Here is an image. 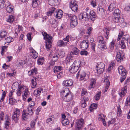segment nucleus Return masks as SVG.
<instances>
[{"label": "nucleus", "mask_w": 130, "mask_h": 130, "mask_svg": "<svg viewBox=\"0 0 130 130\" xmlns=\"http://www.w3.org/2000/svg\"><path fill=\"white\" fill-rule=\"evenodd\" d=\"M61 93L63 95L62 98L64 101L69 102L72 99V95L68 88H66L61 91Z\"/></svg>", "instance_id": "nucleus-1"}, {"label": "nucleus", "mask_w": 130, "mask_h": 130, "mask_svg": "<svg viewBox=\"0 0 130 130\" xmlns=\"http://www.w3.org/2000/svg\"><path fill=\"white\" fill-rule=\"evenodd\" d=\"M12 90H16V94L18 96H20L24 90V87L22 85H19L18 83H14L12 86Z\"/></svg>", "instance_id": "nucleus-2"}, {"label": "nucleus", "mask_w": 130, "mask_h": 130, "mask_svg": "<svg viewBox=\"0 0 130 130\" xmlns=\"http://www.w3.org/2000/svg\"><path fill=\"white\" fill-rule=\"evenodd\" d=\"M80 61H75L71 66L69 70L70 72L74 73L76 72L80 67Z\"/></svg>", "instance_id": "nucleus-3"}, {"label": "nucleus", "mask_w": 130, "mask_h": 130, "mask_svg": "<svg viewBox=\"0 0 130 130\" xmlns=\"http://www.w3.org/2000/svg\"><path fill=\"white\" fill-rule=\"evenodd\" d=\"M68 17L70 18V25L72 28H74L78 24L77 19V17L73 14H68Z\"/></svg>", "instance_id": "nucleus-4"}, {"label": "nucleus", "mask_w": 130, "mask_h": 130, "mask_svg": "<svg viewBox=\"0 0 130 130\" xmlns=\"http://www.w3.org/2000/svg\"><path fill=\"white\" fill-rule=\"evenodd\" d=\"M55 0H48V2L49 5L48 7L49 8V11L47 13L48 16H50L52 14L53 12L56 10V8L53 7V5L54 4Z\"/></svg>", "instance_id": "nucleus-5"}, {"label": "nucleus", "mask_w": 130, "mask_h": 130, "mask_svg": "<svg viewBox=\"0 0 130 130\" xmlns=\"http://www.w3.org/2000/svg\"><path fill=\"white\" fill-rule=\"evenodd\" d=\"M20 112L19 109L16 108L14 111L12 116V118L13 120L15 121H17L19 119Z\"/></svg>", "instance_id": "nucleus-6"}, {"label": "nucleus", "mask_w": 130, "mask_h": 130, "mask_svg": "<svg viewBox=\"0 0 130 130\" xmlns=\"http://www.w3.org/2000/svg\"><path fill=\"white\" fill-rule=\"evenodd\" d=\"M70 8L74 12L77 11L78 9V6L76 1L75 0H72L70 5Z\"/></svg>", "instance_id": "nucleus-7"}, {"label": "nucleus", "mask_w": 130, "mask_h": 130, "mask_svg": "<svg viewBox=\"0 0 130 130\" xmlns=\"http://www.w3.org/2000/svg\"><path fill=\"white\" fill-rule=\"evenodd\" d=\"M96 67L97 73L100 74L104 71L105 64L103 62L98 63Z\"/></svg>", "instance_id": "nucleus-8"}, {"label": "nucleus", "mask_w": 130, "mask_h": 130, "mask_svg": "<svg viewBox=\"0 0 130 130\" xmlns=\"http://www.w3.org/2000/svg\"><path fill=\"white\" fill-rule=\"evenodd\" d=\"M118 69L119 74L121 76H125L127 73V71L121 66H119Z\"/></svg>", "instance_id": "nucleus-9"}, {"label": "nucleus", "mask_w": 130, "mask_h": 130, "mask_svg": "<svg viewBox=\"0 0 130 130\" xmlns=\"http://www.w3.org/2000/svg\"><path fill=\"white\" fill-rule=\"evenodd\" d=\"M53 13H54V14L56 17L59 19H60L62 17L63 14V12L60 9L57 10L56 9L52 14Z\"/></svg>", "instance_id": "nucleus-10"}, {"label": "nucleus", "mask_w": 130, "mask_h": 130, "mask_svg": "<svg viewBox=\"0 0 130 130\" xmlns=\"http://www.w3.org/2000/svg\"><path fill=\"white\" fill-rule=\"evenodd\" d=\"M116 56L117 61L119 62H122L124 58V54H121L120 52L117 53Z\"/></svg>", "instance_id": "nucleus-11"}, {"label": "nucleus", "mask_w": 130, "mask_h": 130, "mask_svg": "<svg viewBox=\"0 0 130 130\" xmlns=\"http://www.w3.org/2000/svg\"><path fill=\"white\" fill-rule=\"evenodd\" d=\"M42 34L44 37V38L45 40H46L47 41H51L53 40V38L50 35L48 34L46 32L43 31Z\"/></svg>", "instance_id": "nucleus-12"}, {"label": "nucleus", "mask_w": 130, "mask_h": 130, "mask_svg": "<svg viewBox=\"0 0 130 130\" xmlns=\"http://www.w3.org/2000/svg\"><path fill=\"white\" fill-rule=\"evenodd\" d=\"M90 16L88 15V13L85 12L83 13L82 14L80 15L79 19H84L85 21H88L89 20Z\"/></svg>", "instance_id": "nucleus-13"}, {"label": "nucleus", "mask_w": 130, "mask_h": 130, "mask_svg": "<svg viewBox=\"0 0 130 130\" xmlns=\"http://www.w3.org/2000/svg\"><path fill=\"white\" fill-rule=\"evenodd\" d=\"M86 75V73L84 72L79 71L78 72L77 74L76 78H78V77L80 75V80H83L85 78Z\"/></svg>", "instance_id": "nucleus-14"}, {"label": "nucleus", "mask_w": 130, "mask_h": 130, "mask_svg": "<svg viewBox=\"0 0 130 130\" xmlns=\"http://www.w3.org/2000/svg\"><path fill=\"white\" fill-rule=\"evenodd\" d=\"M84 123V120L83 119H80L78 120L77 121L76 127L80 130Z\"/></svg>", "instance_id": "nucleus-15"}, {"label": "nucleus", "mask_w": 130, "mask_h": 130, "mask_svg": "<svg viewBox=\"0 0 130 130\" xmlns=\"http://www.w3.org/2000/svg\"><path fill=\"white\" fill-rule=\"evenodd\" d=\"M73 84V81L71 79L67 80H64L62 83L63 86L69 87L72 86Z\"/></svg>", "instance_id": "nucleus-16"}, {"label": "nucleus", "mask_w": 130, "mask_h": 130, "mask_svg": "<svg viewBox=\"0 0 130 130\" xmlns=\"http://www.w3.org/2000/svg\"><path fill=\"white\" fill-rule=\"evenodd\" d=\"M121 33H119L118 37L117 40H119L121 39L122 37V40L121 41H124V40H125L126 41H128V38L127 36L124 35L123 36V35L124 34V33L123 31H121Z\"/></svg>", "instance_id": "nucleus-17"}, {"label": "nucleus", "mask_w": 130, "mask_h": 130, "mask_svg": "<svg viewBox=\"0 0 130 130\" xmlns=\"http://www.w3.org/2000/svg\"><path fill=\"white\" fill-rule=\"evenodd\" d=\"M30 52L31 53V55L34 59L38 57V53L32 47L29 48Z\"/></svg>", "instance_id": "nucleus-18"}, {"label": "nucleus", "mask_w": 130, "mask_h": 130, "mask_svg": "<svg viewBox=\"0 0 130 130\" xmlns=\"http://www.w3.org/2000/svg\"><path fill=\"white\" fill-rule=\"evenodd\" d=\"M106 116L103 114H101L99 115L98 117L99 120L102 121L103 122V124L105 126L106 125V122L105 121V118Z\"/></svg>", "instance_id": "nucleus-19"}, {"label": "nucleus", "mask_w": 130, "mask_h": 130, "mask_svg": "<svg viewBox=\"0 0 130 130\" xmlns=\"http://www.w3.org/2000/svg\"><path fill=\"white\" fill-rule=\"evenodd\" d=\"M127 87L124 86V87L121 89V91L119 93V94L121 97L122 98L125 95L126 93Z\"/></svg>", "instance_id": "nucleus-20"}, {"label": "nucleus", "mask_w": 130, "mask_h": 130, "mask_svg": "<svg viewBox=\"0 0 130 130\" xmlns=\"http://www.w3.org/2000/svg\"><path fill=\"white\" fill-rule=\"evenodd\" d=\"M104 82L106 84V86L104 90H103V92L105 94V93L107 92L109 87L110 85V82H109L108 79L107 78H106L105 79Z\"/></svg>", "instance_id": "nucleus-21"}, {"label": "nucleus", "mask_w": 130, "mask_h": 130, "mask_svg": "<svg viewBox=\"0 0 130 130\" xmlns=\"http://www.w3.org/2000/svg\"><path fill=\"white\" fill-rule=\"evenodd\" d=\"M80 45L81 47L83 50L86 49L88 47V42L86 41H83L80 44Z\"/></svg>", "instance_id": "nucleus-22"}, {"label": "nucleus", "mask_w": 130, "mask_h": 130, "mask_svg": "<svg viewBox=\"0 0 130 130\" xmlns=\"http://www.w3.org/2000/svg\"><path fill=\"white\" fill-rule=\"evenodd\" d=\"M89 16H90V18L91 19V20L93 21L95 20V18L96 17L95 13L93 10H92L90 11Z\"/></svg>", "instance_id": "nucleus-23"}, {"label": "nucleus", "mask_w": 130, "mask_h": 130, "mask_svg": "<svg viewBox=\"0 0 130 130\" xmlns=\"http://www.w3.org/2000/svg\"><path fill=\"white\" fill-rule=\"evenodd\" d=\"M79 50L76 47H74L72 49V51L70 53V55H77L79 53Z\"/></svg>", "instance_id": "nucleus-24"}, {"label": "nucleus", "mask_w": 130, "mask_h": 130, "mask_svg": "<svg viewBox=\"0 0 130 130\" xmlns=\"http://www.w3.org/2000/svg\"><path fill=\"white\" fill-rule=\"evenodd\" d=\"M45 43L47 51H49L52 46V41H46Z\"/></svg>", "instance_id": "nucleus-25"}, {"label": "nucleus", "mask_w": 130, "mask_h": 130, "mask_svg": "<svg viewBox=\"0 0 130 130\" xmlns=\"http://www.w3.org/2000/svg\"><path fill=\"white\" fill-rule=\"evenodd\" d=\"M50 23L52 25V27L54 28H56L57 26V23L56 22V21L53 19H51L49 20Z\"/></svg>", "instance_id": "nucleus-26"}, {"label": "nucleus", "mask_w": 130, "mask_h": 130, "mask_svg": "<svg viewBox=\"0 0 130 130\" xmlns=\"http://www.w3.org/2000/svg\"><path fill=\"white\" fill-rule=\"evenodd\" d=\"M104 42L105 41H99L98 46L102 50L106 49L107 48L105 45V42Z\"/></svg>", "instance_id": "nucleus-27"}, {"label": "nucleus", "mask_w": 130, "mask_h": 130, "mask_svg": "<svg viewBox=\"0 0 130 130\" xmlns=\"http://www.w3.org/2000/svg\"><path fill=\"white\" fill-rule=\"evenodd\" d=\"M5 6L6 7V11L9 13L13 12V7L11 5H9L6 7V5Z\"/></svg>", "instance_id": "nucleus-28"}, {"label": "nucleus", "mask_w": 130, "mask_h": 130, "mask_svg": "<svg viewBox=\"0 0 130 130\" xmlns=\"http://www.w3.org/2000/svg\"><path fill=\"white\" fill-rule=\"evenodd\" d=\"M96 80L92 78L91 80L90 85L89 87V89L93 88L94 87V85L96 84Z\"/></svg>", "instance_id": "nucleus-29"}, {"label": "nucleus", "mask_w": 130, "mask_h": 130, "mask_svg": "<svg viewBox=\"0 0 130 130\" xmlns=\"http://www.w3.org/2000/svg\"><path fill=\"white\" fill-rule=\"evenodd\" d=\"M99 9H98V12L100 15L103 16L105 13L104 9L101 6L99 7Z\"/></svg>", "instance_id": "nucleus-30"}, {"label": "nucleus", "mask_w": 130, "mask_h": 130, "mask_svg": "<svg viewBox=\"0 0 130 130\" xmlns=\"http://www.w3.org/2000/svg\"><path fill=\"white\" fill-rule=\"evenodd\" d=\"M63 69L62 67L60 66H56L54 67V68L53 70L54 72L55 73L59 72Z\"/></svg>", "instance_id": "nucleus-31"}, {"label": "nucleus", "mask_w": 130, "mask_h": 130, "mask_svg": "<svg viewBox=\"0 0 130 130\" xmlns=\"http://www.w3.org/2000/svg\"><path fill=\"white\" fill-rule=\"evenodd\" d=\"M6 120L5 123V127L6 128H8L10 124V119L7 116H6L5 118Z\"/></svg>", "instance_id": "nucleus-32"}, {"label": "nucleus", "mask_w": 130, "mask_h": 130, "mask_svg": "<svg viewBox=\"0 0 130 130\" xmlns=\"http://www.w3.org/2000/svg\"><path fill=\"white\" fill-rule=\"evenodd\" d=\"M116 8V5L115 3H111L109 6L108 10L111 12L114 10Z\"/></svg>", "instance_id": "nucleus-33"}, {"label": "nucleus", "mask_w": 130, "mask_h": 130, "mask_svg": "<svg viewBox=\"0 0 130 130\" xmlns=\"http://www.w3.org/2000/svg\"><path fill=\"white\" fill-rule=\"evenodd\" d=\"M23 91L24 92V95L23 96V98L24 100H25L29 95V93L27 89H26L25 90H24Z\"/></svg>", "instance_id": "nucleus-34"}, {"label": "nucleus", "mask_w": 130, "mask_h": 130, "mask_svg": "<svg viewBox=\"0 0 130 130\" xmlns=\"http://www.w3.org/2000/svg\"><path fill=\"white\" fill-rule=\"evenodd\" d=\"M37 71V69L36 68H35L34 69H32L31 71H28V73L29 75H34V74H36Z\"/></svg>", "instance_id": "nucleus-35"}, {"label": "nucleus", "mask_w": 130, "mask_h": 130, "mask_svg": "<svg viewBox=\"0 0 130 130\" xmlns=\"http://www.w3.org/2000/svg\"><path fill=\"white\" fill-rule=\"evenodd\" d=\"M61 122L63 125L64 126L68 125L69 123V120L68 119H62Z\"/></svg>", "instance_id": "nucleus-36"}, {"label": "nucleus", "mask_w": 130, "mask_h": 130, "mask_svg": "<svg viewBox=\"0 0 130 130\" xmlns=\"http://www.w3.org/2000/svg\"><path fill=\"white\" fill-rule=\"evenodd\" d=\"M97 104H95L93 103L91 104L89 110L90 111H92L94 109H95L97 108Z\"/></svg>", "instance_id": "nucleus-37"}, {"label": "nucleus", "mask_w": 130, "mask_h": 130, "mask_svg": "<svg viewBox=\"0 0 130 130\" xmlns=\"http://www.w3.org/2000/svg\"><path fill=\"white\" fill-rule=\"evenodd\" d=\"M27 113L29 115H31L34 112V110L32 109V108L28 107L27 109Z\"/></svg>", "instance_id": "nucleus-38"}, {"label": "nucleus", "mask_w": 130, "mask_h": 130, "mask_svg": "<svg viewBox=\"0 0 130 130\" xmlns=\"http://www.w3.org/2000/svg\"><path fill=\"white\" fill-rule=\"evenodd\" d=\"M120 12H121L118 9H116L115 10L113 15L115 17H120Z\"/></svg>", "instance_id": "nucleus-39"}, {"label": "nucleus", "mask_w": 130, "mask_h": 130, "mask_svg": "<svg viewBox=\"0 0 130 130\" xmlns=\"http://www.w3.org/2000/svg\"><path fill=\"white\" fill-rule=\"evenodd\" d=\"M26 63L24 60H19L16 62V64L17 66L20 67V66H22L24 65Z\"/></svg>", "instance_id": "nucleus-40"}, {"label": "nucleus", "mask_w": 130, "mask_h": 130, "mask_svg": "<svg viewBox=\"0 0 130 130\" xmlns=\"http://www.w3.org/2000/svg\"><path fill=\"white\" fill-rule=\"evenodd\" d=\"M57 44L58 46L60 47L66 45H67V42H64L63 41H58Z\"/></svg>", "instance_id": "nucleus-41"}, {"label": "nucleus", "mask_w": 130, "mask_h": 130, "mask_svg": "<svg viewBox=\"0 0 130 130\" xmlns=\"http://www.w3.org/2000/svg\"><path fill=\"white\" fill-rule=\"evenodd\" d=\"M14 20V17L12 15H10L9 16L7 21L10 23H11L13 22Z\"/></svg>", "instance_id": "nucleus-42"}, {"label": "nucleus", "mask_w": 130, "mask_h": 130, "mask_svg": "<svg viewBox=\"0 0 130 130\" xmlns=\"http://www.w3.org/2000/svg\"><path fill=\"white\" fill-rule=\"evenodd\" d=\"M42 89L41 88H39L34 91L35 94L39 95H40L41 91H42Z\"/></svg>", "instance_id": "nucleus-43"}, {"label": "nucleus", "mask_w": 130, "mask_h": 130, "mask_svg": "<svg viewBox=\"0 0 130 130\" xmlns=\"http://www.w3.org/2000/svg\"><path fill=\"white\" fill-rule=\"evenodd\" d=\"M6 35V31L4 30H2L0 33V36L1 38H4Z\"/></svg>", "instance_id": "nucleus-44"}, {"label": "nucleus", "mask_w": 130, "mask_h": 130, "mask_svg": "<svg viewBox=\"0 0 130 130\" xmlns=\"http://www.w3.org/2000/svg\"><path fill=\"white\" fill-rule=\"evenodd\" d=\"M38 0H34L32 2V7L35 8L38 5Z\"/></svg>", "instance_id": "nucleus-45"}, {"label": "nucleus", "mask_w": 130, "mask_h": 130, "mask_svg": "<svg viewBox=\"0 0 130 130\" xmlns=\"http://www.w3.org/2000/svg\"><path fill=\"white\" fill-rule=\"evenodd\" d=\"M101 92L100 91L98 92L95 96V100H98L100 98L101 94Z\"/></svg>", "instance_id": "nucleus-46"}, {"label": "nucleus", "mask_w": 130, "mask_h": 130, "mask_svg": "<svg viewBox=\"0 0 130 130\" xmlns=\"http://www.w3.org/2000/svg\"><path fill=\"white\" fill-rule=\"evenodd\" d=\"M125 105L126 106H129L130 107V98L128 97L125 102Z\"/></svg>", "instance_id": "nucleus-47"}, {"label": "nucleus", "mask_w": 130, "mask_h": 130, "mask_svg": "<svg viewBox=\"0 0 130 130\" xmlns=\"http://www.w3.org/2000/svg\"><path fill=\"white\" fill-rule=\"evenodd\" d=\"M44 61V58L42 57L39 58L37 60V63L38 64L42 65L43 64Z\"/></svg>", "instance_id": "nucleus-48"}, {"label": "nucleus", "mask_w": 130, "mask_h": 130, "mask_svg": "<svg viewBox=\"0 0 130 130\" xmlns=\"http://www.w3.org/2000/svg\"><path fill=\"white\" fill-rule=\"evenodd\" d=\"M58 59V58L57 54H54L52 55V60L53 61H56Z\"/></svg>", "instance_id": "nucleus-49"}, {"label": "nucleus", "mask_w": 130, "mask_h": 130, "mask_svg": "<svg viewBox=\"0 0 130 130\" xmlns=\"http://www.w3.org/2000/svg\"><path fill=\"white\" fill-rule=\"evenodd\" d=\"M115 65V64L114 62H111L110 64L109 67L108 68V71H110L114 67V66Z\"/></svg>", "instance_id": "nucleus-50"}, {"label": "nucleus", "mask_w": 130, "mask_h": 130, "mask_svg": "<svg viewBox=\"0 0 130 130\" xmlns=\"http://www.w3.org/2000/svg\"><path fill=\"white\" fill-rule=\"evenodd\" d=\"M22 118L23 120H26L27 118V115L25 112L23 111V112L22 114Z\"/></svg>", "instance_id": "nucleus-51"}, {"label": "nucleus", "mask_w": 130, "mask_h": 130, "mask_svg": "<svg viewBox=\"0 0 130 130\" xmlns=\"http://www.w3.org/2000/svg\"><path fill=\"white\" fill-rule=\"evenodd\" d=\"M54 116L52 115V116H50L46 120V122L47 123H48L49 122H51L54 119Z\"/></svg>", "instance_id": "nucleus-52"}, {"label": "nucleus", "mask_w": 130, "mask_h": 130, "mask_svg": "<svg viewBox=\"0 0 130 130\" xmlns=\"http://www.w3.org/2000/svg\"><path fill=\"white\" fill-rule=\"evenodd\" d=\"M32 85L31 87L32 88H35L36 85H37V83L36 82L35 80H34V79H32L31 81Z\"/></svg>", "instance_id": "nucleus-53"}, {"label": "nucleus", "mask_w": 130, "mask_h": 130, "mask_svg": "<svg viewBox=\"0 0 130 130\" xmlns=\"http://www.w3.org/2000/svg\"><path fill=\"white\" fill-rule=\"evenodd\" d=\"M9 103L11 105H13L15 103V100L14 99H13L12 98H9Z\"/></svg>", "instance_id": "nucleus-54"}, {"label": "nucleus", "mask_w": 130, "mask_h": 130, "mask_svg": "<svg viewBox=\"0 0 130 130\" xmlns=\"http://www.w3.org/2000/svg\"><path fill=\"white\" fill-rule=\"evenodd\" d=\"M91 5L94 7L96 6V0H91Z\"/></svg>", "instance_id": "nucleus-55"}, {"label": "nucleus", "mask_w": 130, "mask_h": 130, "mask_svg": "<svg viewBox=\"0 0 130 130\" xmlns=\"http://www.w3.org/2000/svg\"><path fill=\"white\" fill-rule=\"evenodd\" d=\"M80 103L81 106L82 107L84 108L86 107L87 105V104L86 103L84 102V101L81 100Z\"/></svg>", "instance_id": "nucleus-56"}, {"label": "nucleus", "mask_w": 130, "mask_h": 130, "mask_svg": "<svg viewBox=\"0 0 130 130\" xmlns=\"http://www.w3.org/2000/svg\"><path fill=\"white\" fill-rule=\"evenodd\" d=\"M91 48L93 50L94 52L95 51V47L96 46V44L94 42H92L91 44Z\"/></svg>", "instance_id": "nucleus-57"}, {"label": "nucleus", "mask_w": 130, "mask_h": 130, "mask_svg": "<svg viewBox=\"0 0 130 130\" xmlns=\"http://www.w3.org/2000/svg\"><path fill=\"white\" fill-rule=\"evenodd\" d=\"M120 42H119L121 47L122 48L124 49L125 47V45L124 41H121Z\"/></svg>", "instance_id": "nucleus-58"}, {"label": "nucleus", "mask_w": 130, "mask_h": 130, "mask_svg": "<svg viewBox=\"0 0 130 130\" xmlns=\"http://www.w3.org/2000/svg\"><path fill=\"white\" fill-rule=\"evenodd\" d=\"M7 47V46H3L2 47V51L1 52V53L2 55L4 54V52L5 51V49H6Z\"/></svg>", "instance_id": "nucleus-59"}, {"label": "nucleus", "mask_w": 130, "mask_h": 130, "mask_svg": "<svg viewBox=\"0 0 130 130\" xmlns=\"http://www.w3.org/2000/svg\"><path fill=\"white\" fill-rule=\"evenodd\" d=\"M120 17H115L113 19V21L114 22H118L120 21L119 19V18Z\"/></svg>", "instance_id": "nucleus-60"}, {"label": "nucleus", "mask_w": 130, "mask_h": 130, "mask_svg": "<svg viewBox=\"0 0 130 130\" xmlns=\"http://www.w3.org/2000/svg\"><path fill=\"white\" fill-rule=\"evenodd\" d=\"M80 54L82 55H85L86 56L88 54V52L87 51L85 50L82 51H81Z\"/></svg>", "instance_id": "nucleus-61"}, {"label": "nucleus", "mask_w": 130, "mask_h": 130, "mask_svg": "<svg viewBox=\"0 0 130 130\" xmlns=\"http://www.w3.org/2000/svg\"><path fill=\"white\" fill-rule=\"evenodd\" d=\"M35 105V102L32 101L30 102V104L28 106V107H31L33 108L34 106Z\"/></svg>", "instance_id": "nucleus-62"}, {"label": "nucleus", "mask_w": 130, "mask_h": 130, "mask_svg": "<svg viewBox=\"0 0 130 130\" xmlns=\"http://www.w3.org/2000/svg\"><path fill=\"white\" fill-rule=\"evenodd\" d=\"M10 67L9 65H7L6 63H4L2 66V68L3 69L6 70L7 69Z\"/></svg>", "instance_id": "nucleus-63"}, {"label": "nucleus", "mask_w": 130, "mask_h": 130, "mask_svg": "<svg viewBox=\"0 0 130 130\" xmlns=\"http://www.w3.org/2000/svg\"><path fill=\"white\" fill-rule=\"evenodd\" d=\"M87 93L86 90L85 89H83L82 91L81 95L82 96H84Z\"/></svg>", "instance_id": "nucleus-64"}]
</instances>
